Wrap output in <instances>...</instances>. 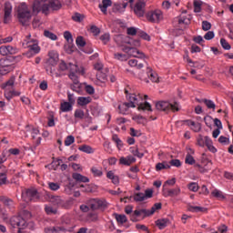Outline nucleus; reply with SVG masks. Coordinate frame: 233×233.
<instances>
[{"label":"nucleus","mask_w":233,"mask_h":233,"mask_svg":"<svg viewBox=\"0 0 233 233\" xmlns=\"http://www.w3.org/2000/svg\"><path fill=\"white\" fill-rule=\"evenodd\" d=\"M126 97L129 102L123 103L118 106V110L120 114H126L128 108H136L138 106V110H143V112H152V106L148 102L140 103L143 101V96L141 95H136L134 93H128V89H125Z\"/></svg>","instance_id":"obj_1"},{"label":"nucleus","mask_w":233,"mask_h":233,"mask_svg":"<svg viewBox=\"0 0 233 233\" xmlns=\"http://www.w3.org/2000/svg\"><path fill=\"white\" fill-rule=\"evenodd\" d=\"M17 19L23 26H25L32 19V11L25 2L21 3L17 7Z\"/></svg>","instance_id":"obj_2"},{"label":"nucleus","mask_w":233,"mask_h":233,"mask_svg":"<svg viewBox=\"0 0 233 233\" xmlns=\"http://www.w3.org/2000/svg\"><path fill=\"white\" fill-rule=\"evenodd\" d=\"M156 108L162 112H168L170 110H172V112H179V104L177 102L171 104L167 101H159L156 104Z\"/></svg>","instance_id":"obj_3"},{"label":"nucleus","mask_w":233,"mask_h":233,"mask_svg":"<svg viewBox=\"0 0 233 233\" xmlns=\"http://www.w3.org/2000/svg\"><path fill=\"white\" fill-rule=\"evenodd\" d=\"M190 21H192V16L190 15H180L179 16L174 18L173 25L175 26L176 30L183 32V28L179 27L182 25L185 26H188L190 25ZM179 25V26H177Z\"/></svg>","instance_id":"obj_4"},{"label":"nucleus","mask_w":233,"mask_h":233,"mask_svg":"<svg viewBox=\"0 0 233 233\" xmlns=\"http://www.w3.org/2000/svg\"><path fill=\"white\" fill-rule=\"evenodd\" d=\"M22 198H24L25 201H33L35 203V201H39V191L34 187L27 188L22 193Z\"/></svg>","instance_id":"obj_5"},{"label":"nucleus","mask_w":233,"mask_h":233,"mask_svg":"<svg viewBox=\"0 0 233 233\" xmlns=\"http://www.w3.org/2000/svg\"><path fill=\"white\" fill-rule=\"evenodd\" d=\"M146 17L149 23H159L163 20V12L159 9H155L147 12Z\"/></svg>","instance_id":"obj_6"},{"label":"nucleus","mask_w":233,"mask_h":233,"mask_svg":"<svg viewBox=\"0 0 233 233\" xmlns=\"http://www.w3.org/2000/svg\"><path fill=\"white\" fill-rule=\"evenodd\" d=\"M123 51L126 52V54H127V56H130L131 57H137V59H145V57H147L145 53L139 51L136 47L127 46V47L123 48Z\"/></svg>","instance_id":"obj_7"},{"label":"nucleus","mask_w":233,"mask_h":233,"mask_svg":"<svg viewBox=\"0 0 233 233\" xmlns=\"http://www.w3.org/2000/svg\"><path fill=\"white\" fill-rule=\"evenodd\" d=\"M145 8H147V3L142 0H138L134 6V13L137 17H145Z\"/></svg>","instance_id":"obj_8"},{"label":"nucleus","mask_w":233,"mask_h":233,"mask_svg":"<svg viewBox=\"0 0 233 233\" xmlns=\"http://www.w3.org/2000/svg\"><path fill=\"white\" fill-rule=\"evenodd\" d=\"M53 202L60 208H66V210H68V208H71L72 205H74V202L72 200H65L61 198V197H55L53 198Z\"/></svg>","instance_id":"obj_9"},{"label":"nucleus","mask_w":233,"mask_h":233,"mask_svg":"<svg viewBox=\"0 0 233 233\" xmlns=\"http://www.w3.org/2000/svg\"><path fill=\"white\" fill-rule=\"evenodd\" d=\"M12 10L13 6L10 2H5L4 5V23L8 25L12 21Z\"/></svg>","instance_id":"obj_10"},{"label":"nucleus","mask_w":233,"mask_h":233,"mask_svg":"<svg viewBox=\"0 0 233 233\" xmlns=\"http://www.w3.org/2000/svg\"><path fill=\"white\" fill-rule=\"evenodd\" d=\"M64 38L68 43L67 47L66 46V52H67V54H73L76 46H74V45H72L74 43V38L72 37V33H70V31H65Z\"/></svg>","instance_id":"obj_11"},{"label":"nucleus","mask_w":233,"mask_h":233,"mask_svg":"<svg viewBox=\"0 0 233 233\" xmlns=\"http://www.w3.org/2000/svg\"><path fill=\"white\" fill-rule=\"evenodd\" d=\"M141 214H143V218H149L148 209L147 208L136 209L130 215V221H132L133 223H137V218H139Z\"/></svg>","instance_id":"obj_12"},{"label":"nucleus","mask_w":233,"mask_h":233,"mask_svg":"<svg viewBox=\"0 0 233 233\" xmlns=\"http://www.w3.org/2000/svg\"><path fill=\"white\" fill-rule=\"evenodd\" d=\"M10 224L12 227H14V228L16 227L21 228L23 227H26V220H25V218H23L21 216H15L10 218Z\"/></svg>","instance_id":"obj_13"},{"label":"nucleus","mask_w":233,"mask_h":233,"mask_svg":"<svg viewBox=\"0 0 233 233\" xmlns=\"http://www.w3.org/2000/svg\"><path fill=\"white\" fill-rule=\"evenodd\" d=\"M10 66H12V65L8 58L0 59V74L2 76H5L10 72Z\"/></svg>","instance_id":"obj_14"},{"label":"nucleus","mask_w":233,"mask_h":233,"mask_svg":"<svg viewBox=\"0 0 233 233\" xmlns=\"http://www.w3.org/2000/svg\"><path fill=\"white\" fill-rule=\"evenodd\" d=\"M17 54V48L12 46H0V55L1 56H14Z\"/></svg>","instance_id":"obj_15"},{"label":"nucleus","mask_w":233,"mask_h":233,"mask_svg":"<svg viewBox=\"0 0 233 233\" xmlns=\"http://www.w3.org/2000/svg\"><path fill=\"white\" fill-rule=\"evenodd\" d=\"M114 41L117 46H125V45H130V39L124 35H116L114 36Z\"/></svg>","instance_id":"obj_16"},{"label":"nucleus","mask_w":233,"mask_h":233,"mask_svg":"<svg viewBox=\"0 0 233 233\" xmlns=\"http://www.w3.org/2000/svg\"><path fill=\"white\" fill-rule=\"evenodd\" d=\"M49 58L47 59L46 63L50 66H56L57 65V62L59 61V55L54 51H50L48 53Z\"/></svg>","instance_id":"obj_17"},{"label":"nucleus","mask_w":233,"mask_h":233,"mask_svg":"<svg viewBox=\"0 0 233 233\" xmlns=\"http://www.w3.org/2000/svg\"><path fill=\"white\" fill-rule=\"evenodd\" d=\"M28 52H26L27 57H33V56H36V54H39L41 52V47L37 46V44H33L31 46H28Z\"/></svg>","instance_id":"obj_18"},{"label":"nucleus","mask_w":233,"mask_h":233,"mask_svg":"<svg viewBox=\"0 0 233 233\" xmlns=\"http://www.w3.org/2000/svg\"><path fill=\"white\" fill-rule=\"evenodd\" d=\"M181 194V188L176 187L168 189L167 191H164V198H177Z\"/></svg>","instance_id":"obj_19"},{"label":"nucleus","mask_w":233,"mask_h":233,"mask_svg":"<svg viewBox=\"0 0 233 233\" xmlns=\"http://www.w3.org/2000/svg\"><path fill=\"white\" fill-rule=\"evenodd\" d=\"M211 167H212V162H208L205 166H201L200 164L195 165V168H198V172H200V174H207V173L210 172Z\"/></svg>","instance_id":"obj_20"},{"label":"nucleus","mask_w":233,"mask_h":233,"mask_svg":"<svg viewBox=\"0 0 233 233\" xmlns=\"http://www.w3.org/2000/svg\"><path fill=\"white\" fill-rule=\"evenodd\" d=\"M72 177L76 183H90V178L81 175V173H73Z\"/></svg>","instance_id":"obj_21"},{"label":"nucleus","mask_w":233,"mask_h":233,"mask_svg":"<svg viewBox=\"0 0 233 233\" xmlns=\"http://www.w3.org/2000/svg\"><path fill=\"white\" fill-rule=\"evenodd\" d=\"M120 165H125V167H130L132 163H136V157L132 156H127V157H122L119 159Z\"/></svg>","instance_id":"obj_22"},{"label":"nucleus","mask_w":233,"mask_h":233,"mask_svg":"<svg viewBox=\"0 0 233 233\" xmlns=\"http://www.w3.org/2000/svg\"><path fill=\"white\" fill-rule=\"evenodd\" d=\"M204 143L209 152H212V154H216V152H218V149L214 147L212 139L209 137H204Z\"/></svg>","instance_id":"obj_23"},{"label":"nucleus","mask_w":233,"mask_h":233,"mask_svg":"<svg viewBox=\"0 0 233 233\" xmlns=\"http://www.w3.org/2000/svg\"><path fill=\"white\" fill-rule=\"evenodd\" d=\"M49 5L53 12H57V10H61V8H63V3L61 0H49Z\"/></svg>","instance_id":"obj_24"},{"label":"nucleus","mask_w":233,"mask_h":233,"mask_svg":"<svg viewBox=\"0 0 233 233\" xmlns=\"http://www.w3.org/2000/svg\"><path fill=\"white\" fill-rule=\"evenodd\" d=\"M156 226L159 228V230H163V228H167L170 224V219L168 218H159L156 220Z\"/></svg>","instance_id":"obj_25"},{"label":"nucleus","mask_w":233,"mask_h":233,"mask_svg":"<svg viewBox=\"0 0 233 233\" xmlns=\"http://www.w3.org/2000/svg\"><path fill=\"white\" fill-rule=\"evenodd\" d=\"M44 232H46V233H61V232H66V228H65L64 227L56 226V227L46 228L44 229Z\"/></svg>","instance_id":"obj_26"},{"label":"nucleus","mask_w":233,"mask_h":233,"mask_svg":"<svg viewBox=\"0 0 233 233\" xmlns=\"http://www.w3.org/2000/svg\"><path fill=\"white\" fill-rule=\"evenodd\" d=\"M69 66L71 70L76 74H79L80 76H85L86 74V70L83 66L79 67V66L74 65L72 63H69Z\"/></svg>","instance_id":"obj_27"},{"label":"nucleus","mask_w":233,"mask_h":233,"mask_svg":"<svg viewBox=\"0 0 233 233\" xmlns=\"http://www.w3.org/2000/svg\"><path fill=\"white\" fill-rule=\"evenodd\" d=\"M147 76L150 79V81H152V83H158L159 76H157V73H156V72H154V70H152V68L147 67Z\"/></svg>","instance_id":"obj_28"},{"label":"nucleus","mask_w":233,"mask_h":233,"mask_svg":"<svg viewBox=\"0 0 233 233\" xmlns=\"http://www.w3.org/2000/svg\"><path fill=\"white\" fill-rule=\"evenodd\" d=\"M127 64L132 68H137V70H141V68H143L145 66V65L143 63H139V61H137V59H136V58L129 59Z\"/></svg>","instance_id":"obj_29"},{"label":"nucleus","mask_w":233,"mask_h":233,"mask_svg":"<svg viewBox=\"0 0 233 233\" xmlns=\"http://www.w3.org/2000/svg\"><path fill=\"white\" fill-rule=\"evenodd\" d=\"M89 103H92V98L90 96H78L77 98V105L79 106H86Z\"/></svg>","instance_id":"obj_30"},{"label":"nucleus","mask_w":233,"mask_h":233,"mask_svg":"<svg viewBox=\"0 0 233 233\" xmlns=\"http://www.w3.org/2000/svg\"><path fill=\"white\" fill-rule=\"evenodd\" d=\"M108 6H112V0H103L102 4L98 5L101 12L105 15H106V9L108 8Z\"/></svg>","instance_id":"obj_31"},{"label":"nucleus","mask_w":233,"mask_h":233,"mask_svg":"<svg viewBox=\"0 0 233 233\" xmlns=\"http://www.w3.org/2000/svg\"><path fill=\"white\" fill-rule=\"evenodd\" d=\"M107 179H111L113 185H119V176L114 174V171H108L106 173Z\"/></svg>","instance_id":"obj_32"},{"label":"nucleus","mask_w":233,"mask_h":233,"mask_svg":"<svg viewBox=\"0 0 233 233\" xmlns=\"http://www.w3.org/2000/svg\"><path fill=\"white\" fill-rule=\"evenodd\" d=\"M61 112H72L74 110V106L70 102H64L60 105Z\"/></svg>","instance_id":"obj_33"},{"label":"nucleus","mask_w":233,"mask_h":233,"mask_svg":"<svg viewBox=\"0 0 233 233\" xmlns=\"http://www.w3.org/2000/svg\"><path fill=\"white\" fill-rule=\"evenodd\" d=\"M95 203H96V208L102 210H106V208H108V202L106 200H101V199H95Z\"/></svg>","instance_id":"obj_34"},{"label":"nucleus","mask_w":233,"mask_h":233,"mask_svg":"<svg viewBox=\"0 0 233 233\" xmlns=\"http://www.w3.org/2000/svg\"><path fill=\"white\" fill-rule=\"evenodd\" d=\"M76 73L75 71L72 70V68L70 67L69 69V74H68V77L69 79H71V81H73V83L75 85H79V76H77V75H76Z\"/></svg>","instance_id":"obj_35"},{"label":"nucleus","mask_w":233,"mask_h":233,"mask_svg":"<svg viewBox=\"0 0 233 233\" xmlns=\"http://www.w3.org/2000/svg\"><path fill=\"white\" fill-rule=\"evenodd\" d=\"M163 207V204H161V202L159 203H155L153 205V207L151 208V209H147V214L148 216H154V214L156 213V210H161V208Z\"/></svg>","instance_id":"obj_36"},{"label":"nucleus","mask_w":233,"mask_h":233,"mask_svg":"<svg viewBox=\"0 0 233 233\" xmlns=\"http://www.w3.org/2000/svg\"><path fill=\"white\" fill-rule=\"evenodd\" d=\"M114 216H115V218L116 219V222L120 223V225H125V223L128 221V218H127V215L115 213Z\"/></svg>","instance_id":"obj_37"},{"label":"nucleus","mask_w":233,"mask_h":233,"mask_svg":"<svg viewBox=\"0 0 233 233\" xmlns=\"http://www.w3.org/2000/svg\"><path fill=\"white\" fill-rule=\"evenodd\" d=\"M211 196H213V198H216L217 199H227V197H225V194H223V192L219 189H214L211 192Z\"/></svg>","instance_id":"obj_38"},{"label":"nucleus","mask_w":233,"mask_h":233,"mask_svg":"<svg viewBox=\"0 0 233 233\" xmlns=\"http://www.w3.org/2000/svg\"><path fill=\"white\" fill-rule=\"evenodd\" d=\"M187 210L189 212H207L208 208L199 206H188Z\"/></svg>","instance_id":"obj_39"},{"label":"nucleus","mask_w":233,"mask_h":233,"mask_svg":"<svg viewBox=\"0 0 233 233\" xmlns=\"http://www.w3.org/2000/svg\"><path fill=\"white\" fill-rule=\"evenodd\" d=\"M80 152H85V154H94V148L88 145H82L78 147Z\"/></svg>","instance_id":"obj_40"},{"label":"nucleus","mask_w":233,"mask_h":233,"mask_svg":"<svg viewBox=\"0 0 233 233\" xmlns=\"http://www.w3.org/2000/svg\"><path fill=\"white\" fill-rule=\"evenodd\" d=\"M130 152L135 156L136 157H138L139 159H142V157H145L144 152H139V148L136 147H130Z\"/></svg>","instance_id":"obj_41"},{"label":"nucleus","mask_w":233,"mask_h":233,"mask_svg":"<svg viewBox=\"0 0 233 233\" xmlns=\"http://www.w3.org/2000/svg\"><path fill=\"white\" fill-rule=\"evenodd\" d=\"M70 70V64H66L65 60H61V62L58 65V71L59 72H66V70Z\"/></svg>","instance_id":"obj_42"},{"label":"nucleus","mask_w":233,"mask_h":233,"mask_svg":"<svg viewBox=\"0 0 233 233\" xmlns=\"http://www.w3.org/2000/svg\"><path fill=\"white\" fill-rule=\"evenodd\" d=\"M134 201H136L137 203H141V201H145L146 197H145V193H135L134 197H133Z\"/></svg>","instance_id":"obj_43"},{"label":"nucleus","mask_w":233,"mask_h":233,"mask_svg":"<svg viewBox=\"0 0 233 233\" xmlns=\"http://www.w3.org/2000/svg\"><path fill=\"white\" fill-rule=\"evenodd\" d=\"M170 168V165L167 162L157 163L156 165V170L157 172H159L160 170H165Z\"/></svg>","instance_id":"obj_44"},{"label":"nucleus","mask_w":233,"mask_h":233,"mask_svg":"<svg viewBox=\"0 0 233 233\" xmlns=\"http://www.w3.org/2000/svg\"><path fill=\"white\" fill-rule=\"evenodd\" d=\"M202 101L206 105L207 108L216 110V104L214 103V101L207 98L202 99Z\"/></svg>","instance_id":"obj_45"},{"label":"nucleus","mask_w":233,"mask_h":233,"mask_svg":"<svg viewBox=\"0 0 233 233\" xmlns=\"http://www.w3.org/2000/svg\"><path fill=\"white\" fill-rule=\"evenodd\" d=\"M114 58L116 59V61H128V55L115 53Z\"/></svg>","instance_id":"obj_46"},{"label":"nucleus","mask_w":233,"mask_h":233,"mask_svg":"<svg viewBox=\"0 0 233 233\" xmlns=\"http://www.w3.org/2000/svg\"><path fill=\"white\" fill-rule=\"evenodd\" d=\"M76 43L78 48H83L84 46H86V41H85V38L81 35L76 37Z\"/></svg>","instance_id":"obj_47"},{"label":"nucleus","mask_w":233,"mask_h":233,"mask_svg":"<svg viewBox=\"0 0 233 233\" xmlns=\"http://www.w3.org/2000/svg\"><path fill=\"white\" fill-rule=\"evenodd\" d=\"M186 165H196V159L190 153H187L186 158H185Z\"/></svg>","instance_id":"obj_48"},{"label":"nucleus","mask_w":233,"mask_h":233,"mask_svg":"<svg viewBox=\"0 0 233 233\" xmlns=\"http://www.w3.org/2000/svg\"><path fill=\"white\" fill-rule=\"evenodd\" d=\"M45 37L51 39V41H57V35L48 30L44 31Z\"/></svg>","instance_id":"obj_49"},{"label":"nucleus","mask_w":233,"mask_h":233,"mask_svg":"<svg viewBox=\"0 0 233 233\" xmlns=\"http://www.w3.org/2000/svg\"><path fill=\"white\" fill-rule=\"evenodd\" d=\"M74 116L76 119H85V111L83 109H76Z\"/></svg>","instance_id":"obj_50"},{"label":"nucleus","mask_w":233,"mask_h":233,"mask_svg":"<svg viewBox=\"0 0 233 233\" xmlns=\"http://www.w3.org/2000/svg\"><path fill=\"white\" fill-rule=\"evenodd\" d=\"M2 203H4L5 207H8V208H12V207H14V200L6 197H4Z\"/></svg>","instance_id":"obj_51"},{"label":"nucleus","mask_w":233,"mask_h":233,"mask_svg":"<svg viewBox=\"0 0 233 233\" xmlns=\"http://www.w3.org/2000/svg\"><path fill=\"white\" fill-rule=\"evenodd\" d=\"M100 41H102L103 45H106L110 42V33H105L100 35Z\"/></svg>","instance_id":"obj_52"},{"label":"nucleus","mask_w":233,"mask_h":233,"mask_svg":"<svg viewBox=\"0 0 233 233\" xmlns=\"http://www.w3.org/2000/svg\"><path fill=\"white\" fill-rule=\"evenodd\" d=\"M87 219L88 221H92L93 223H96V221L99 220V217L96 213L91 212L87 214Z\"/></svg>","instance_id":"obj_53"},{"label":"nucleus","mask_w":233,"mask_h":233,"mask_svg":"<svg viewBox=\"0 0 233 233\" xmlns=\"http://www.w3.org/2000/svg\"><path fill=\"white\" fill-rule=\"evenodd\" d=\"M3 185H8V177H6V173H0V187Z\"/></svg>","instance_id":"obj_54"},{"label":"nucleus","mask_w":233,"mask_h":233,"mask_svg":"<svg viewBox=\"0 0 233 233\" xmlns=\"http://www.w3.org/2000/svg\"><path fill=\"white\" fill-rule=\"evenodd\" d=\"M96 79L100 81V83H105L106 81V74L99 71L96 73Z\"/></svg>","instance_id":"obj_55"},{"label":"nucleus","mask_w":233,"mask_h":233,"mask_svg":"<svg viewBox=\"0 0 233 233\" xmlns=\"http://www.w3.org/2000/svg\"><path fill=\"white\" fill-rule=\"evenodd\" d=\"M91 172L95 177H101L103 176V170L97 169L96 167H91Z\"/></svg>","instance_id":"obj_56"},{"label":"nucleus","mask_w":233,"mask_h":233,"mask_svg":"<svg viewBox=\"0 0 233 233\" xmlns=\"http://www.w3.org/2000/svg\"><path fill=\"white\" fill-rule=\"evenodd\" d=\"M187 188L191 192H198V190H199V186L196 182H191L187 185Z\"/></svg>","instance_id":"obj_57"},{"label":"nucleus","mask_w":233,"mask_h":233,"mask_svg":"<svg viewBox=\"0 0 233 233\" xmlns=\"http://www.w3.org/2000/svg\"><path fill=\"white\" fill-rule=\"evenodd\" d=\"M50 10V3L48 2V4L42 5L40 12H42V14H45L46 15H48Z\"/></svg>","instance_id":"obj_58"},{"label":"nucleus","mask_w":233,"mask_h":233,"mask_svg":"<svg viewBox=\"0 0 233 233\" xmlns=\"http://www.w3.org/2000/svg\"><path fill=\"white\" fill-rule=\"evenodd\" d=\"M220 45H221L222 48H224V50H230L232 48L230 44H228V42L225 38L220 39Z\"/></svg>","instance_id":"obj_59"},{"label":"nucleus","mask_w":233,"mask_h":233,"mask_svg":"<svg viewBox=\"0 0 233 233\" xmlns=\"http://www.w3.org/2000/svg\"><path fill=\"white\" fill-rule=\"evenodd\" d=\"M45 210L48 216L52 214H57V208H54L52 206H46Z\"/></svg>","instance_id":"obj_60"},{"label":"nucleus","mask_w":233,"mask_h":233,"mask_svg":"<svg viewBox=\"0 0 233 233\" xmlns=\"http://www.w3.org/2000/svg\"><path fill=\"white\" fill-rule=\"evenodd\" d=\"M76 141V137H74V136L70 135V136H67L66 137V140H65V146L66 147H70V145H72L73 143H75Z\"/></svg>","instance_id":"obj_61"},{"label":"nucleus","mask_w":233,"mask_h":233,"mask_svg":"<svg viewBox=\"0 0 233 233\" xmlns=\"http://www.w3.org/2000/svg\"><path fill=\"white\" fill-rule=\"evenodd\" d=\"M210 28H212V24H210V22L207 20L202 21V30H204V32H208Z\"/></svg>","instance_id":"obj_62"},{"label":"nucleus","mask_w":233,"mask_h":233,"mask_svg":"<svg viewBox=\"0 0 233 233\" xmlns=\"http://www.w3.org/2000/svg\"><path fill=\"white\" fill-rule=\"evenodd\" d=\"M190 128H191V130H193V132H200L201 131V124L196 123V122H191Z\"/></svg>","instance_id":"obj_63"},{"label":"nucleus","mask_w":233,"mask_h":233,"mask_svg":"<svg viewBox=\"0 0 233 233\" xmlns=\"http://www.w3.org/2000/svg\"><path fill=\"white\" fill-rule=\"evenodd\" d=\"M201 0H194L193 6L195 8V12H201Z\"/></svg>","instance_id":"obj_64"}]
</instances>
